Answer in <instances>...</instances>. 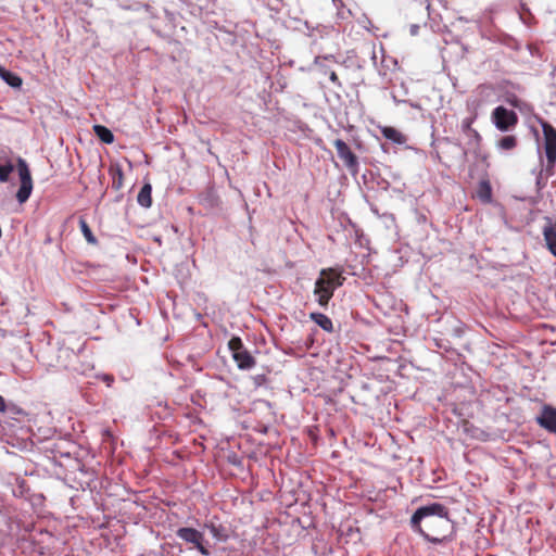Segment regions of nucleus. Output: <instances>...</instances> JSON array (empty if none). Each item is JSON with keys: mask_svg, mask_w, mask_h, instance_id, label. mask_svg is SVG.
<instances>
[{"mask_svg": "<svg viewBox=\"0 0 556 556\" xmlns=\"http://www.w3.org/2000/svg\"><path fill=\"white\" fill-rule=\"evenodd\" d=\"M409 527L413 532L433 544L451 541L454 531L448 508L439 502L419 506L410 516Z\"/></svg>", "mask_w": 556, "mask_h": 556, "instance_id": "1", "label": "nucleus"}, {"mask_svg": "<svg viewBox=\"0 0 556 556\" xmlns=\"http://www.w3.org/2000/svg\"><path fill=\"white\" fill-rule=\"evenodd\" d=\"M538 123L542 127L543 143H538L540 167L534 168L532 174L535 175V185L541 190L546 186L548 177L555 174L556 128L541 117H538Z\"/></svg>", "mask_w": 556, "mask_h": 556, "instance_id": "2", "label": "nucleus"}, {"mask_svg": "<svg viewBox=\"0 0 556 556\" xmlns=\"http://www.w3.org/2000/svg\"><path fill=\"white\" fill-rule=\"evenodd\" d=\"M344 282L341 271L336 268H323L315 281L314 295L316 302L323 308H327L337 288Z\"/></svg>", "mask_w": 556, "mask_h": 556, "instance_id": "3", "label": "nucleus"}, {"mask_svg": "<svg viewBox=\"0 0 556 556\" xmlns=\"http://www.w3.org/2000/svg\"><path fill=\"white\" fill-rule=\"evenodd\" d=\"M228 348L239 369L250 370L255 366V358L244 346L241 338L233 336L228 342Z\"/></svg>", "mask_w": 556, "mask_h": 556, "instance_id": "4", "label": "nucleus"}, {"mask_svg": "<svg viewBox=\"0 0 556 556\" xmlns=\"http://www.w3.org/2000/svg\"><path fill=\"white\" fill-rule=\"evenodd\" d=\"M16 167L21 181L20 188L16 192V200L20 204H23L29 199L31 194L33 179L29 166L23 157H17Z\"/></svg>", "mask_w": 556, "mask_h": 556, "instance_id": "5", "label": "nucleus"}, {"mask_svg": "<svg viewBox=\"0 0 556 556\" xmlns=\"http://www.w3.org/2000/svg\"><path fill=\"white\" fill-rule=\"evenodd\" d=\"M176 536L186 543L192 544L193 547L203 556L211 555L204 534L191 527H181L176 530Z\"/></svg>", "mask_w": 556, "mask_h": 556, "instance_id": "6", "label": "nucleus"}, {"mask_svg": "<svg viewBox=\"0 0 556 556\" xmlns=\"http://www.w3.org/2000/svg\"><path fill=\"white\" fill-rule=\"evenodd\" d=\"M492 123L500 131L507 132L518 124V115L503 105L496 106L491 114Z\"/></svg>", "mask_w": 556, "mask_h": 556, "instance_id": "7", "label": "nucleus"}, {"mask_svg": "<svg viewBox=\"0 0 556 556\" xmlns=\"http://www.w3.org/2000/svg\"><path fill=\"white\" fill-rule=\"evenodd\" d=\"M473 119V117H466L462 121V132L466 139L465 148L463 149L464 155L470 152L477 153L480 148L481 136L471 127Z\"/></svg>", "mask_w": 556, "mask_h": 556, "instance_id": "8", "label": "nucleus"}, {"mask_svg": "<svg viewBox=\"0 0 556 556\" xmlns=\"http://www.w3.org/2000/svg\"><path fill=\"white\" fill-rule=\"evenodd\" d=\"M340 160L343 161L348 169L355 174L358 172L359 162L355 153L351 150L349 144L342 139H336L333 142Z\"/></svg>", "mask_w": 556, "mask_h": 556, "instance_id": "9", "label": "nucleus"}, {"mask_svg": "<svg viewBox=\"0 0 556 556\" xmlns=\"http://www.w3.org/2000/svg\"><path fill=\"white\" fill-rule=\"evenodd\" d=\"M535 420L540 427L556 434V407L544 405Z\"/></svg>", "mask_w": 556, "mask_h": 556, "instance_id": "10", "label": "nucleus"}, {"mask_svg": "<svg viewBox=\"0 0 556 556\" xmlns=\"http://www.w3.org/2000/svg\"><path fill=\"white\" fill-rule=\"evenodd\" d=\"M203 528L208 530L216 542L225 543L229 539L228 528L220 523L216 516L206 520L203 525Z\"/></svg>", "mask_w": 556, "mask_h": 556, "instance_id": "11", "label": "nucleus"}, {"mask_svg": "<svg viewBox=\"0 0 556 556\" xmlns=\"http://www.w3.org/2000/svg\"><path fill=\"white\" fill-rule=\"evenodd\" d=\"M547 224L542 229L545 247L548 252L556 258V218L552 223L551 218H546Z\"/></svg>", "mask_w": 556, "mask_h": 556, "instance_id": "12", "label": "nucleus"}, {"mask_svg": "<svg viewBox=\"0 0 556 556\" xmlns=\"http://www.w3.org/2000/svg\"><path fill=\"white\" fill-rule=\"evenodd\" d=\"M381 135L392 143L402 146L406 143V137L392 126H383L380 128Z\"/></svg>", "mask_w": 556, "mask_h": 556, "instance_id": "13", "label": "nucleus"}, {"mask_svg": "<svg viewBox=\"0 0 556 556\" xmlns=\"http://www.w3.org/2000/svg\"><path fill=\"white\" fill-rule=\"evenodd\" d=\"M407 88L405 83H401L400 85H394L391 91V98L395 103H409L412 108L419 109L420 106L417 103L409 102L405 99L407 94Z\"/></svg>", "mask_w": 556, "mask_h": 556, "instance_id": "14", "label": "nucleus"}, {"mask_svg": "<svg viewBox=\"0 0 556 556\" xmlns=\"http://www.w3.org/2000/svg\"><path fill=\"white\" fill-rule=\"evenodd\" d=\"M309 318L324 331L329 333L333 332V323L327 315L319 312H312Z\"/></svg>", "mask_w": 556, "mask_h": 556, "instance_id": "15", "label": "nucleus"}, {"mask_svg": "<svg viewBox=\"0 0 556 556\" xmlns=\"http://www.w3.org/2000/svg\"><path fill=\"white\" fill-rule=\"evenodd\" d=\"M137 202L140 206L149 208L152 205V186L149 182L143 184L138 195Z\"/></svg>", "mask_w": 556, "mask_h": 556, "instance_id": "16", "label": "nucleus"}, {"mask_svg": "<svg viewBox=\"0 0 556 556\" xmlns=\"http://www.w3.org/2000/svg\"><path fill=\"white\" fill-rule=\"evenodd\" d=\"M0 77L12 88H21L23 80L22 78L14 72L7 70L5 67L0 65Z\"/></svg>", "mask_w": 556, "mask_h": 556, "instance_id": "17", "label": "nucleus"}, {"mask_svg": "<svg viewBox=\"0 0 556 556\" xmlns=\"http://www.w3.org/2000/svg\"><path fill=\"white\" fill-rule=\"evenodd\" d=\"M93 132L99 138V140L105 144H111L114 141V135L111 129H109L104 125L96 124L93 125Z\"/></svg>", "mask_w": 556, "mask_h": 556, "instance_id": "18", "label": "nucleus"}, {"mask_svg": "<svg viewBox=\"0 0 556 556\" xmlns=\"http://www.w3.org/2000/svg\"><path fill=\"white\" fill-rule=\"evenodd\" d=\"M478 199L488 204L492 201V187L489 180H481L477 189Z\"/></svg>", "mask_w": 556, "mask_h": 556, "instance_id": "19", "label": "nucleus"}, {"mask_svg": "<svg viewBox=\"0 0 556 556\" xmlns=\"http://www.w3.org/2000/svg\"><path fill=\"white\" fill-rule=\"evenodd\" d=\"M517 146V138L514 135L502 137L497 141V148L502 151H510Z\"/></svg>", "mask_w": 556, "mask_h": 556, "instance_id": "20", "label": "nucleus"}, {"mask_svg": "<svg viewBox=\"0 0 556 556\" xmlns=\"http://www.w3.org/2000/svg\"><path fill=\"white\" fill-rule=\"evenodd\" d=\"M15 166L11 161L4 163L0 162V182H7L10 179L11 174L14 172Z\"/></svg>", "mask_w": 556, "mask_h": 556, "instance_id": "21", "label": "nucleus"}, {"mask_svg": "<svg viewBox=\"0 0 556 556\" xmlns=\"http://www.w3.org/2000/svg\"><path fill=\"white\" fill-rule=\"evenodd\" d=\"M79 226H80L81 233L84 235L86 241L90 244H97L98 240L94 237V235L92 233L87 222L85 219H80Z\"/></svg>", "mask_w": 556, "mask_h": 556, "instance_id": "22", "label": "nucleus"}, {"mask_svg": "<svg viewBox=\"0 0 556 556\" xmlns=\"http://www.w3.org/2000/svg\"><path fill=\"white\" fill-rule=\"evenodd\" d=\"M9 417L15 419L17 416H25L26 413L23 408L14 404L13 402L7 403L5 413Z\"/></svg>", "mask_w": 556, "mask_h": 556, "instance_id": "23", "label": "nucleus"}, {"mask_svg": "<svg viewBox=\"0 0 556 556\" xmlns=\"http://www.w3.org/2000/svg\"><path fill=\"white\" fill-rule=\"evenodd\" d=\"M123 186V172L119 167L112 170V188L119 190Z\"/></svg>", "mask_w": 556, "mask_h": 556, "instance_id": "24", "label": "nucleus"}, {"mask_svg": "<svg viewBox=\"0 0 556 556\" xmlns=\"http://www.w3.org/2000/svg\"><path fill=\"white\" fill-rule=\"evenodd\" d=\"M506 102L511 105L513 108H516L520 111L523 110L525 106H527V104L521 100L519 99L516 94H509L506 97Z\"/></svg>", "mask_w": 556, "mask_h": 556, "instance_id": "25", "label": "nucleus"}, {"mask_svg": "<svg viewBox=\"0 0 556 556\" xmlns=\"http://www.w3.org/2000/svg\"><path fill=\"white\" fill-rule=\"evenodd\" d=\"M334 7L338 9V15L341 18H346L349 15H351V10L344 8V3L342 0H332Z\"/></svg>", "mask_w": 556, "mask_h": 556, "instance_id": "26", "label": "nucleus"}, {"mask_svg": "<svg viewBox=\"0 0 556 556\" xmlns=\"http://www.w3.org/2000/svg\"><path fill=\"white\" fill-rule=\"evenodd\" d=\"M98 378L103 381L108 387H111L114 382V377L110 374H101Z\"/></svg>", "mask_w": 556, "mask_h": 556, "instance_id": "27", "label": "nucleus"}, {"mask_svg": "<svg viewBox=\"0 0 556 556\" xmlns=\"http://www.w3.org/2000/svg\"><path fill=\"white\" fill-rule=\"evenodd\" d=\"M329 59H333V55L323 56V60H329ZM320 60H321V56H317L315 59V64L320 66L324 74H329L330 71L327 68V66L320 64Z\"/></svg>", "mask_w": 556, "mask_h": 556, "instance_id": "28", "label": "nucleus"}, {"mask_svg": "<svg viewBox=\"0 0 556 556\" xmlns=\"http://www.w3.org/2000/svg\"><path fill=\"white\" fill-rule=\"evenodd\" d=\"M267 378L265 375H256L253 377V382L255 387H262L266 383Z\"/></svg>", "mask_w": 556, "mask_h": 556, "instance_id": "29", "label": "nucleus"}, {"mask_svg": "<svg viewBox=\"0 0 556 556\" xmlns=\"http://www.w3.org/2000/svg\"><path fill=\"white\" fill-rule=\"evenodd\" d=\"M329 79H330V81H331L333 85H336V86H338V87H341V83H340L339 77H338V75L336 74V72H333V71H330V72H329Z\"/></svg>", "mask_w": 556, "mask_h": 556, "instance_id": "30", "label": "nucleus"}, {"mask_svg": "<svg viewBox=\"0 0 556 556\" xmlns=\"http://www.w3.org/2000/svg\"><path fill=\"white\" fill-rule=\"evenodd\" d=\"M464 332H465V331H464V327H463V325H458V326H456V327L453 329V334H454L455 337H457V338L463 337Z\"/></svg>", "mask_w": 556, "mask_h": 556, "instance_id": "31", "label": "nucleus"}, {"mask_svg": "<svg viewBox=\"0 0 556 556\" xmlns=\"http://www.w3.org/2000/svg\"><path fill=\"white\" fill-rule=\"evenodd\" d=\"M140 8H142L144 11H147L149 14L151 15H154L153 12H152V7L150 4H139L138 7L134 8V10H139Z\"/></svg>", "mask_w": 556, "mask_h": 556, "instance_id": "32", "label": "nucleus"}, {"mask_svg": "<svg viewBox=\"0 0 556 556\" xmlns=\"http://www.w3.org/2000/svg\"><path fill=\"white\" fill-rule=\"evenodd\" d=\"M418 30H419V25H417V24H412L410 25L409 33H410L412 36L418 35Z\"/></svg>", "mask_w": 556, "mask_h": 556, "instance_id": "33", "label": "nucleus"}, {"mask_svg": "<svg viewBox=\"0 0 556 556\" xmlns=\"http://www.w3.org/2000/svg\"><path fill=\"white\" fill-rule=\"evenodd\" d=\"M7 402L2 395H0V413H5Z\"/></svg>", "mask_w": 556, "mask_h": 556, "instance_id": "34", "label": "nucleus"}, {"mask_svg": "<svg viewBox=\"0 0 556 556\" xmlns=\"http://www.w3.org/2000/svg\"><path fill=\"white\" fill-rule=\"evenodd\" d=\"M383 216H384L387 223H391V224L395 223V218L392 214H384Z\"/></svg>", "mask_w": 556, "mask_h": 556, "instance_id": "35", "label": "nucleus"}, {"mask_svg": "<svg viewBox=\"0 0 556 556\" xmlns=\"http://www.w3.org/2000/svg\"><path fill=\"white\" fill-rule=\"evenodd\" d=\"M304 26H305V29H306V34L308 36H312V33L314 30V27H312L307 22L304 23Z\"/></svg>", "mask_w": 556, "mask_h": 556, "instance_id": "36", "label": "nucleus"}, {"mask_svg": "<svg viewBox=\"0 0 556 556\" xmlns=\"http://www.w3.org/2000/svg\"><path fill=\"white\" fill-rule=\"evenodd\" d=\"M362 25L364 28L369 29V25H371V22L365 16L364 21L362 22Z\"/></svg>", "mask_w": 556, "mask_h": 556, "instance_id": "37", "label": "nucleus"}, {"mask_svg": "<svg viewBox=\"0 0 556 556\" xmlns=\"http://www.w3.org/2000/svg\"><path fill=\"white\" fill-rule=\"evenodd\" d=\"M207 200L210 201V203L213 205L214 202H215V199L213 195H208Z\"/></svg>", "mask_w": 556, "mask_h": 556, "instance_id": "38", "label": "nucleus"}, {"mask_svg": "<svg viewBox=\"0 0 556 556\" xmlns=\"http://www.w3.org/2000/svg\"><path fill=\"white\" fill-rule=\"evenodd\" d=\"M518 17L520 21H522V23L528 24V22L523 18V16L521 14H518Z\"/></svg>", "mask_w": 556, "mask_h": 556, "instance_id": "39", "label": "nucleus"}]
</instances>
